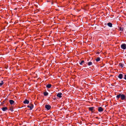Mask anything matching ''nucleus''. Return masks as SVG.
<instances>
[{
	"label": "nucleus",
	"mask_w": 126,
	"mask_h": 126,
	"mask_svg": "<svg viewBox=\"0 0 126 126\" xmlns=\"http://www.w3.org/2000/svg\"><path fill=\"white\" fill-rule=\"evenodd\" d=\"M116 97L117 99H119V98L121 97V99L122 100H126V95L123 94H119L117 95L116 96Z\"/></svg>",
	"instance_id": "1"
},
{
	"label": "nucleus",
	"mask_w": 126,
	"mask_h": 126,
	"mask_svg": "<svg viewBox=\"0 0 126 126\" xmlns=\"http://www.w3.org/2000/svg\"><path fill=\"white\" fill-rule=\"evenodd\" d=\"M95 108L94 107H91L88 108V109L89 111H90L92 113L94 112L95 111L94 110Z\"/></svg>",
	"instance_id": "2"
},
{
	"label": "nucleus",
	"mask_w": 126,
	"mask_h": 126,
	"mask_svg": "<svg viewBox=\"0 0 126 126\" xmlns=\"http://www.w3.org/2000/svg\"><path fill=\"white\" fill-rule=\"evenodd\" d=\"M27 107L29 108H30V110H32L33 107V105L31 103H30L27 106Z\"/></svg>",
	"instance_id": "3"
},
{
	"label": "nucleus",
	"mask_w": 126,
	"mask_h": 126,
	"mask_svg": "<svg viewBox=\"0 0 126 126\" xmlns=\"http://www.w3.org/2000/svg\"><path fill=\"white\" fill-rule=\"evenodd\" d=\"M126 45L125 44H123L121 45V48L123 49H126Z\"/></svg>",
	"instance_id": "4"
},
{
	"label": "nucleus",
	"mask_w": 126,
	"mask_h": 126,
	"mask_svg": "<svg viewBox=\"0 0 126 126\" xmlns=\"http://www.w3.org/2000/svg\"><path fill=\"white\" fill-rule=\"evenodd\" d=\"M45 107L47 110H49L51 108V106L49 105H45Z\"/></svg>",
	"instance_id": "5"
},
{
	"label": "nucleus",
	"mask_w": 126,
	"mask_h": 126,
	"mask_svg": "<svg viewBox=\"0 0 126 126\" xmlns=\"http://www.w3.org/2000/svg\"><path fill=\"white\" fill-rule=\"evenodd\" d=\"M104 109L101 107H98V110L99 112H101L103 111Z\"/></svg>",
	"instance_id": "6"
},
{
	"label": "nucleus",
	"mask_w": 126,
	"mask_h": 126,
	"mask_svg": "<svg viewBox=\"0 0 126 126\" xmlns=\"http://www.w3.org/2000/svg\"><path fill=\"white\" fill-rule=\"evenodd\" d=\"M62 93H58L57 95V96L59 98H61L62 97Z\"/></svg>",
	"instance_id": "7"
},
{
	"label": "nucleus",
	"mask_w": 126,
	"mask_h": 126,
	"mask_svg": "<svg viewBox=\"0 0 126 126\" xmlns=\"http://www.w3.org/2000/svg\"><path fill=\"white\" fill-rule=\"evenodd\" d=\"M1 109L3 111H5L8 110V108L7 107H4L1 108Z\"/></svg>",
	"instance_id": "8"
},
{
	"label": "nucleus",
	"mask_w": 126,
	"mask_h": 126,
	"mask_svg": "<svg viewBox=\"0 0 126 126\" xmlns=\"http://www.w3.org/2000/svg\"><path fill=\"white\" fill-rule=\"evenodd\" d=\"M123 75L122 74H120L118 76V77L120 79H122L123 78Z\"/></svg>",
	"instance_id": "9"
},
{
	"label": "nucleus",
	"mask_w": 126,
	"mask_h": 126,
	"mask_svg": "<svg viewBox=\"0 0 126 126\" xmlns=\"http://www.w3.org/2000/svg\"><path fill=\"white\" fill-rule=\"evenodd\" d=\"M23 103L25 104H28L29 103V101L27 99H25L23 101Z\"/></svg>",
	"instance_id": "10"
},
{
	"label": "nucleus",
	"mask_w": 126,
	"mask_h": 126,
	"mask_svg": "<svg viewBox=\"0 0 126 126\" xmlns=\"http://www.w3.org/2000/svg\"><path fill=\"white\" fill-rule=\"evenodd\" d=\"M11 105L13 104L15 102V101L12 100H10L9 101Z\"/></svg>",
	"instance_id": "11"
},
{
	"label": "nucleus",
	"mask_w": 126,
	"mask_h": 126,
	"mask_svg": "<svg viewBox=\"0 0 126 126\" xmlns=\"http://www.w3.org/2000/svg\"><path fill=\"white\" fill-rule=\"evenodd\" d=\"M43 94L45 96H46L48 94V93L47 91H45L43 93Z\"/></svg>",
	"instance_id": "12"
},
{
	"label": "nucleus",
	"mask_w": 126,
	"mask_h": 126,
	"mask_svg": "<svg viewBox=\"0 0 126 126\" xmlns=\"http://www.w3.org/2000/svg\"><path fill=\"white\" fill-rule=\"evenodd\" d=\"M51 85L50 84H48L47 85L46 87L47 88H50L51 86Z\"/></svg>",
	"instance_id": "13"
},
{
	"label": "nucleus",
	"mask_w": 126,
	"mask_h": 126,
	"mask_svg": "<svg viewBox=\"0 0 126 126\" xmlns=\"http://www.w3.org/2000/svg\"><path fill=\"white\" fill-rule=\"evenodd\" d=\"M107 25L109 26L110 27H112V24L110 22L108 23Z\"/></svg>",
	"instance_id": "14"
},
{
	"label": "nucleus",
	"mask_w": 126,
	"mask_h": 126,
	"mask_svg": "<svg viewBox=\"0 0 126 126\" xmlns=\"http://www.w3.org/2000/svg\"><path fill=\"white\" fill-rule=\"evenodd\" d=\"M119 65L121 67V68H122L124 67V64H122V63H119Z\"/></svg>",
	"instance_id": "15"
},
{
	"label": "nucleus",
	"mask_w": 126,
	"mask_h": 126,
	"mask_svg": "<svg viewBox=\"0 0 126 126\" xmlns=\"http://www.w3.org/2000/svg\"><path fill=\"white\" fill-rule=\"evenodd\" d=\"M100 58L99 57H98L95 59L96 61L97 62H98L100 61Z\"/></svg>",
	"instance_id": "16"
},
{
	"label": "nucleus",
	"mask_w": 126,
	"mask_h": 126,
	"mask_svg": "<svg viewBox=\"0 0 126 126\" xmlns=\"http://www.w3.org/2000/svg\"><path fill=\"white\" fill-rule=\"evenodd\" d=\"M84 61L82 60L79 62V64L81 65H82L83 63H84Z\"/></svg>",
	"instance_id": "17"
},
{
	"label": "nucleus",
	"mask_w": 126,
	"mask_h": 126,
	"mask_svg": "<svg viewBox=\"0 0 126 126\" xmlns=\"http://www.w3.org/2000/svg\"><path fill=\"white\" fill-rule=\"evenodd\" d=\"M92 63L91 62H89L88 63V65L89 66H90V65H92Z\"/></svg>",
	"instance_id": "18"
},
{
	"label": "nucleus",
	"mask_w": 126,
	"mask_h": 126,
	"mask_svg": "<svg viewBox=\"0 0 126 126\" xmlns=\"http://www.w3.org/2000/svg\"><path fill=\"white\" fill-rule=\"evenodd\" d=\"M4 84V82L3 81H1V82L0 83V87H1Z\"/></svg>",
	"instance_id": "19"
},
{
	"label": "nucleus",
	"mask_w": 126,
	"mask_h": 126,
	"mask_svg": "<svg viewBox=\"0 0 126 126\" xmlns=\"http://www.w3.org/2000/svg\"><path fill=\"white\" fill-rule=\"evenodd\" d=\"M119 30L120 31H123V28L122 27V28L121 27H120L119 28Z\"/></svg>",
	"instance_id": "20"
},
{
	"label": "nucleus",
	"mask_w": 126,
	"mask_h": 126,
	"mask_svg": "<svg viewBox=\"0 0 126 126\" xmlns=\"http://www.w3.org/2000/svg\"><path fill=\"white\" fill-rule=\"evenodd\" d=\"M9 110H10L11 111H13V108L12 107H10Z\"/></svg>",
	"instance_id": "21"
},
{
	"label": "nucleus",
	"mask_w": 126,
	"mask_h": 126,
	"mask_svg": "<svg viewBox=\"0 0 126 126\" xmlns=\"http://www.w3.org/2000/svg\"><path fill=\"white\" fill-rule=\"evenodd\" d=\"M124 79H125L126 80V75H124Z\"/></svg>",
	"instance_id": "22"
},
{
	"label": "nucleus",
	"mask_w": 126,
	"mask_h": 126,
	"mask_svg": "<svg viewBox=\"0 0 126 126\" xmlns=\"http://www.w3.org/2000/svg\"><path fill=\"white\" fill-rule=\"evenodd\" d=\"M96 54H99V52H97L96 53Z\"/></svg>",
	"instance_id": "23"
},
{
	"label": "nucleus",
	"mask_w": 126,
	"mask_h": 126,
	"mask_svg": "<svg viewBox=\"0 0 126 126\" xmlns=\"http://www.w3.org/2000/svg\"><path fill=\"white\" fill-rule=\"evenodd\" d=\"M96 119H98V118L97 117H96Z\"/></svg>",
	"instance_id": "24"
},
{
	"label": "nucleus",
	"mask_w": 126,
	"mask_h": 126,
	"mask_svg": "<svg viewBox=\"0 0 126 126\" xmlns=\"http://www.w3.org/2000/svg\"><path fill=\"white\" fill-rule=\"evenodd\" d=\"M52 4H53V2H52Z\"/></svg>",
	"instance_id": "25"
}]
</instances>
